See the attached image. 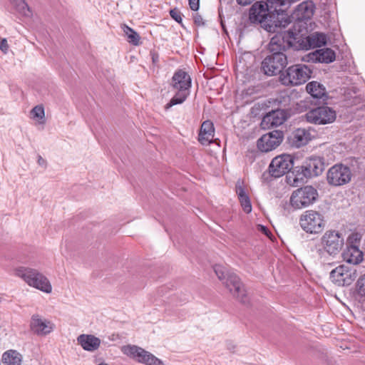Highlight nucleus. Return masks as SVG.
I'll use <instances>...</instances> for the list:
<instances>
[{"mask_svg": "<svg viewBox=\"0 0 365 365\" xmlns=\"http://www.w3.org/2000/svg\"><path fill=\"white\" fill-rule=\"evenodd\" d=\"M309 60L319 63H331L335 60L334 51L328 48L318 49L308 55Z\"/></svg>", "mask_w": 365, "mask_h": 365, "instance_id": "obj_21", "label": "nucleus"}, {"mask_svg": "<svg viewBox=\"0 0 365 365\" xmlns=\"http://www.w3.org/2000/svg\"><path fill=\"white\" fill-rule=\"evenodd\" d=\"M306 89L312 97L316 98H322L326 95L324 86L317 81L309 82L307 85Z\"/></svg>", "mask_w": 365, "mask_h": 365, "instance_id": "obj_27", "label": "nucleus"}, {"mask_svg": "<svg viewBox=\"0 0 365 365\" xmlns=\"http://www.w3.org/2000/svg\"><path fill=\"white\" fill-rule=\"evenodd\" d=\"M364 276H365V274Z\"/></svg>", "mask_w": 365, "mask_h": 365, "instance_id": "obj_44", "label": "nucleus"}, {"mask_svg": "<svg viewBox=\"0 0 365 365\" xmlns=\"http://www.w3.org/2000/svg\"><path fill=\"white\" fill-rule=\"evenodd\" d=\"M15 276L22 279L29 286L45 293H51V284L48 278L38 269L28 267H19L14 270Z\"/></svg>", "mask_w": 365, "mask_h": 365, "instance_id": "obj_5", "label": "nucleus"}, {"mask_svg": "<svg viewBox=\"0 0 365 365\" xmlns=\"http://www.w3.org/2000/svg\"><path fill=\"white\" fill-rule=\"evenodd\" d=\"M2 361L5 365H21L22 356L16 350H9L4 353Z\"/></svg>", "mask_w": 365, "mask_h": 365, "instance_id": "obj_26", "label": "nucleus"}, {"mask_svg": "<svg viewBox=\"0 0 365 365\" xmlns=\"http://www.w3.org/2000/svg\"><path fill=\"white\" fill-rule=\"evenodd\" d=\"M170 16L176 21L178 23L182 24V19L181 16V12L176 8L170 11Z\"/></svg>", "mask_w": 365, "mask_h": 365, "instance_id": "obj_34", "label": "nucleus"}, {"mask_svg": "<svg viewBox=\"0 0 365 365\" xmlns=\"http://www.w3.org/2000/svg\"><path fill=\"white\" fill-rule=\"evenodd\" d=\"M30 330L38 336H46L53 330V324L39 314H34L30 320Z\"/></svg>", "mask_w": 365, "mask_h": 365, "instance_id": "obj_17", "label": "nucleus"}, {"mask_svg": "<svg viewBox=\"0 0 365 365\" xmlns=\"http://www.w3.org/2000/svg\"><path fill=\"white\" fill-rule=\"evenodd\" d=\"M304 117L310 123L325 125L333 123L336 115L335 110L328 106H319L307 111Z\"/></svg>", "mask_w": 365, "mask_h": 365, "instance_id": "obj_13", "label": "nucleus"}, {"mask_svg": "<svg viewBox=\"0 0 365 365\" xmlns=\"http://www.w3.org/2000/svg\"><path fill=\"white\" fill-rule=\"evenodd\" d=\"M78 343L82 348L88 351L97 350L101 345V339L91 334H81L77 338Z\"/></svg>", "mask_w": 365, "mask_h": 365, "instance_id": "obj_22", "label": "nucleus"}, {"mask_svg": "<svg viewBox=\"0 0 365 365\" xmlns=\"http://www.w3.org/2000/svg\"><path fill=\"white\" fill-rule=\"evenodd\" d=\"M227 349L230 351H234L235 350V346L230 343L227 344Z\"/></svg>", "mask_w": 365, "mask_h": 365, "instance_id": "obj_40", "label": "nucleus"}, {"mask_svg": "<svg viewBox=\"0 0 365 365\" xmlns=\"http://www.w3.org/2000/svg\"><path fill=\"white\" fill-rule=\"evenodd\" d=\"M361 239V235L359 233L354 232L349 236L347 241L350 245H357L356 244L360 242Z\"/></svg>", "mask_w": 365, "mask_h": 365, "instance_id": "obj_32", "label": "nucleus"}, {"mask_svg": "<svg viewBox=\"0 0 365 365\" xmlns=\"http://www.w3.org/2000/svg\"><path fill=\"white\" fill-rule=\"evenodd\" d=\"M287 120V112L284 110L277 109L265 115L261 122L263 129H269L274 126H279Z\"/></svg>", "mask_w": 365, "mask_h": 365, "instance_id": "obj_20", "label": "nucleus"}, {"mask_svg": "<svg viewBox=\"0 0 365 365\" xmlns=\"http://www.w3.org/2000/svg\"><path fill=\"white\" fill-rule=\"evenodd\" d=\"M157 58H158V56H153V62H155V61H156Z\"/></svg>", "mask_w": 365, "mask_h": 365, "instance_id": "obj_41", "label": "nucleus"}, {"mask_svg": "<svg viewBox=\"0 0 365 365\" xmlns=\"http://www.w3.org/2000/svg\"><path fill=\"white\" fill-rule=\"evenodd\" d=\"M10 1L23 15L26 16L31 15V11L25 0H10Z\"/></svg>", "mask_w": 365, "mask_h": 365, "instance_id": "obj_28", "label": "nucleus"}, {"mask_svg": "<svg viewBox=\"0 0 365 365\" xmlns=\"http://www.w3.org/2000/svg\"><path fill=\"white\" fill-rule=\"evenodd\" d=\"M299 224L303 230L310 234L320 233L325 225L323 215L315 210H307L300 217Z\"/></svg>", "mask_w": 365, "mask_h": 365, "instance_id": "obj_9", "label": "nucleus"}, {"mask_svg": "<svg viewBox=\"0 0 365 365\" xmlns=\"http://www.w3.org/2000/svg\"><path fill=\"white\" fill-rule=\"evenodd\" d=\"M324 159L317 156L308 158L302 165V173L306 178H312L321 175L324 170Z\"/></svg>", "mask_w": 365, "mask_h": 365, "instance_id": "obj_18", "label": "nucleus"}, {"mask_svg": "<svg viewBox=\"0 0 365 365\" xmlns=\"http://www.w3.org/2000/svg\"><path fill=\"white\" fill-rule=\"evenodd\" d=\"M344 259L349 264H358L363 260V252L357 245H350L344 254Z\"/></svg>", "mask_w": 365, "mask_h": 365, "instance_id": "obj_25", "label": "nucleus"}, {"mask_svg": "<svg viewBox=\"0 0 365 365\" xmlns=\"http://www.w3.org/2000/svg\"><path fill=\"white\" fill-rule=\"evenodd\" d=\"M215 128L210 120L204 121L200 127L198 140L202 145H209L214 137Z\"/></svg>", "mask_w": 365, "mask_h": 365, "instance_id": "obj_23", "label": "nucleus"}, {"mask_svg": "<svg viewBox=\"0 0 365 365\" xmlns=\"http://www.w3.org/2000/svg\"><path fill=\"white\" fill-rule=\"evenodd\" d=\"M214 271L218 279L235 298L244 304L249 303L250 298L247 291L240 278L235 273L227 271L221 265H215Z\"/></svg>", "mask_w": 365, "mask_h": 365, "instance_id": "obj_4", "label": "nucleus"}, {"mask_svg": "<svg viewBox=\"0 0 365 365\" xmlns=\"http://www.w3.org/2000/svg\"><path fill=\"white\" fill-rule=\"evenodd\" d=\"M236 192L238 195L239 199H241V198H243L244 197H245L248 196L246 193L245 188L243 187V186L242 185V182L240 180H238L236 184Z\"/></svg>", "mask_w": 365, "mask_h": 365, "instance_id": "obj_33", "label": "nucleus"}, {"mask_svg": "<svg viewBox=\"0 0 365 365\" xmlns=\"http://www.w3.org/2000/svg\"><path fill=\"white\" fill-rule=\"evenodd\" d=\"M259 230H260L264 234H265L266 235L268 236L269 230L266 227H264L263 225H259Z\"/></svg>", "mask_w": 365, "mask_h": 365, "instance_id": "obj_39", "label": "nucleus"}, {"mask_svg": "<svg viewBox=\"0 0 365 365\" xmlns=\"http://www.w3.org/2000/svg\"><path fill=\"white\" fill-rule=\"evenodd\" d=\"M318 197L317 189L306 185L294 190L290 197V205L294 209H302L313 204Z\"/></svg>", "mask_w": 365, "mask_h": 365, "instance_id": "obj_8", "label": "nucleus"}, {"mask_svg": "<svg viewBox=\"0 0 365 365\" xmlns=\"http://www.w3.org/2000/svg\"><path fill=\"white\" fill-rule=\"evenodd\" d=\"M311 140V133L304 128L295 130L291 136V143L296 148L305 145Z\"/></svg>", "mask_w": 365, "mask_h": 365, "instance_id": "obj_24", "label": "nucleus"}, {"mask_svg": "<svg viewBox=\"0 0 365 365\" xmlns=\"http://www.w3.org/2000/svg\"><path fill=\"white\" fill-rule=\"evenodd\" d=\"M352 176L350 168L343 164L331 166L327 173V180L331 186H341L351 181Z\"/></svg>", "mask_w": 365, "mask_h": 365, "instance_id": "obj_14", "label": "nucleus"}, {"mask_svg": "<svg viewBox=\"0 0 365 365\" xmlns=\"http://www.w3.org/2000/svg\"><path fill=\"white\" fill-rule=\"evenodd\" d=\"M200 0H189L190 8L192 11H197L199 9Z\"/></svg>", "mask_w": 365, "mask_h": 365, "instance_id": "obj_36", "label": "nucleus"}, {"mask_svg": "<svg viewBox=\"0 0 365 365\" xmlns=\"http://www.w3.org/2000/svg\"><path fill=\"white\" fill-rule=\"evenodd\" d=\"M297 38L293 31L289 30L274 35L269 43L270 54L262 62L261 70L267 76H275L282 73L287 64V57L284 52L293 48V41Z\"/></svg>", "mask_w": 365, "mask_h": 365, "instance_id": "obj_1", "label": "nucleus"}, {"mask_svg": "<svg viewBox=\"0 0 365 365\" xmlns=\"http://www.w3.org/2000/svg\"><path fill=\"white\" fill-rule=\"evenodd\" d=\"M123 31L126 34L129 43L135 46L140 43V36L133 29L126 25H123Z\"/></svg>", "mask_w": 365, "mask_h": 365, "instance_id": "obj_29", "label": "nucleus"}, {"mask_svg": "<svg viewBox=\"0 0 365 365\" xmlns=\"http://www.w3.org/2000/svg\"><path fill=\"white\" fill-rule=\"evenodd\" d=\"M31 114L34 118L44 119L45 111L42 106H36L31 110Z\"/></svg>", "mask_w": 365, "mask_h": 365, "instance_id": "obj_30", "label": "nucleus"}, {"mask_svg": "<svg viewBox=\"0 0 365 365\" xmlns=\"http://www.w3.org/2000/svg\"><path fill=\"white\" fill-rule=\"evenodd\" d=\"M9 44L6 38H1L0 40V50L4 53H7L9 51Z\"/></svg>", "mask_w": 365, "mask_h": 365, "instance_id": "obj_35", "label": "nucleus"}, {"mask_svg": "<svg viewBox=\"0 0 365 365\" xmlns=\"http://www.w3.org/2000/svg\"><path fill=\"white\" fill-rule=\"evenodd\" d=\"M293 34L297 37L293 41V48L296 50H309L312 48L321 47L326 44L327 37L320 33H314L307 37L299 35L300 29L293 31Z\"/></svg>", "mask_w": 365, "mask_h": 365, "instance_id": "obj_12", "label": "nucleus"}, {"mask_svg": "<svg viewBox=\"0 0 365 365\" xmlns=\"http://www.w3.org/2000/svg\"><path fill=\"white\" fill-rule=\"evenodd\" d=\"M269 4L255 2L250 9L249 19L252 24H259L269 32H275L277 28H285L290 23V17L284 14L269 15Z\"/></svg>", "mask_w": 365, "mask_h": 365, "instance_id": "obj_2", "label": "nucleus"}, {"mask_svg": "<svg viewBox=\"0 0 365 365\" xmlns=\"http://www.w3.org/2000/svg\"><path fill=\"white\" fill-rule=\"evenodd\" d=\"M283 139L284 133L279 130H274L263 135L257 140V148L260 151L267 153L277 148Z\"/></svg>", "mask_w": 365, "mask_h": 365, "instance_id": "obj_16", "label": "nucleus"}, {"mask_svg": "<svg viewBox=\"0 0 365 365\" xmlns=\"http://www.w3.org/2000/svg\"><path fill=\"white\" fill-rule=\"evenodd\" d=\"M122 352L135 361L146 365H160V359L151 353L136 345H126L121 348Z\"/></svg>", "mask_w": 365, "mask_h": 365, "instance_id": "obj_15", "label": "nucleus"}, {"mask_svg": "<svg viewBox=\"0 0 365 365\" xmlns=\"http://www.w3.org/2000/svg\"><path fill=\"white\" fill-rule=\"evenodd\" d=\"M38 163L41 166H46V161L41 155H38Z\"/></svg>", "mask_w": 365, "mask_h": 365, "instance_id": "obj_38", "label": "nucleus"}, {"mask_svg": "<svg viewBox=\"0 0 365 365\" xmlns=\"http://www.w3.org/2000/svg\"><path fill=\"white\" fill-rule=\"evenodd\" d=\"M314 8V4L311 1H303L297 6L292 14V18L298 21V23L294 24L293 31L297 30L296 26L299 22L310 19L312 17Z\"/></svg>", "mask_w": 365, "mask_h": 365, "instance_id": "obj_19", "label": "nucleus"}, {"mask_svg": "<svg viewBox=\"0 0 365 365\" xmlns=\"http://www.w3.org/2000/svg\"><path fill=\"white\" fill-rule=\"evenodd\" d=\"M322 248L317 250L320 256L327 253L331 256L337 255L344 246L342 235L336 230H327L321 238Z\"/></svg>", "mask_w": 365, "mask_h": 365, "instance_id": "obj_7", "label": "nucleus"}, {"mask_svg": "<svg viewBox=\"0 0 365 365\" xmlns=\"http://www.w3.org/2000/svg\"><path fill=\"white\" fill-rule=\"evenodd\" d=\"M170 85L177 92L170 101L165 105V110H168L173 106L182 104L186 101L190 93L191 78L186 71L178 70L173 76Z\"/></svg>", "mask_w": 365, "mask_h": 365, "instance_id": "obj_3", "label": "nucleus"}, {"mask_svg": "<svg viewBox=\"0 0 365 365\" xmlns=\"http://www.w3.org/2000/svg\"><path fill=\"white\" fill-rule=\"evenodd\" d=\"M161 365H163V363L161 362Z\"/></svg>", "mask_w": 365, "mask_h": 365, "instance_id": "obj_43", "label": "nucleus"}, {"mask_svg": "<svg viewBox=\"0 0 365 365\" xmlns=\"http://www.w3.org/2000/svg\"><path fill=\"white\" fill-rule=\"evenodd\" d=\"M358 274L354 266L341 264L331 271V281L339 287L349 286L355 281Z\"/></svg>", "mask_w": 365, "mask_h": 365, "instance_id": "obj_11", "label": "nucleus"}, {"mask_svg": "<svg viewBox=\"0 0 365 365\" xmlns=\"http://www.w3.org/2000/svg\"><path fill=\"white\" fill-rule=\"evenodd\" d=\"M312 73L308 66L298 63L288 67L280 74L279 78L284 86H299L306 83L311 78Z\"/></svg>", "mask_w": 365, "mask_h": 365, "instance_id": "obj_6", "label": "nucleus"}, {"mask_svg": "<svg viewBox=\"0 0 365 365\" xmlns=\"http://www.w3.org/2000/svg\"><path fill=\"white\" fill-rule=\"evenodd\" d=\"M98 365H108V364H106V363H101V364H99Z\"/></svg>", "mask_w": 365, "mask_h": 365, "instance_id": "obj_42", "label": "nucleus"}, {"mask_svg": "<svg viewBox=\"0 0 365 365\" xmlns=\"http://www.w3.org/2000/svg\"><path fill=\"white\" fill-rule=\"evenodd\" d=\"M194 21L197 26H204L205 25L203 19L200 15H198V14L195 15L194 17Z\"/></svg>", "mask_w": 365, "mask_h": 365, "instance_id": "obj_37", "label": "nucleus"}, {"mask_svg": "<svg viewBox=\"0 0 365 365\" xmlns=\"http://www.w3.org/2000/svg\"><path fill=\"white\" fill-rule=\"evenodd\" d=\"M239 200L240 202V204H241V206H242L243 210L246 213L251 212V211H252V205H251V202H250V197L248 196L245 197H244L243 198L239 199Z\"/></svg>", "mask_w": 365, "mask_h": 365, "instance_id": "obj_31", "label": "nucleus"}, {"mask_svg": "<svg viewBox=\"0 0 365 365\" xmlns=\"http://www.w3.org/2000/svg\"><path fill=\"white\" fill-rule=\"evenodd\" d=\"M293 165L294 159L292 155L282 154L276 156L272 160L268 167V174L264 173L262 178L267 180V175H270L275 178H279L291 170Z\"/></svg>", "mask_w": 365, "mask_h": 365, "instance_id": "obj_10", "label": "nucleus"}]
</instances>
